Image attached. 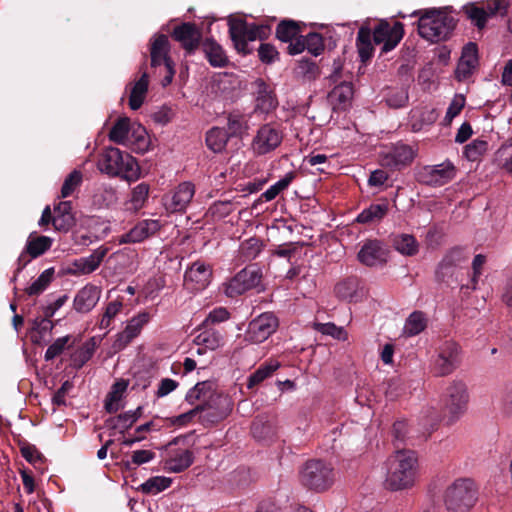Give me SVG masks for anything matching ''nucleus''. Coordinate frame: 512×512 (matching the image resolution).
<instances>
[{
  "mask_svg": "<svg viewBox=\"0 0 512 512\" xmlns=\"http://www.w3.org/2000/svg\"><path fill=\"white\" fill-rule=\"evenodd\" d=\"M418 476V458L412 450L397 451L388 462L386 484L391 490L412 487Z\"/></svg>",
  "mask_w": 512,
  "mask_h": 512,
  "instance_id": "f257e3e1",
  "label": "nucleus"
},
{
  "mask_svg": "<svg viewBox=\"0 0 512 512\" xmlns=\"http://www.w3.org/2000/svg\"><path fill=\"white\" fill-rule=\"evenodd\" d=\"M97 167L102 173L111 177L120 176L129 182L136 181L141 176L136 159L115 147H107L99 155Z\"/></svg>",
  "mask_w": 512,
  "mask_h": 512,
  "instance_id": "f03ea898",
  "label": "nucleus"
},
{
  "mask_svg": "<svg viewBox=\"0 0 512 512\" xmlns=\"http://www.w3.org/2000/svg\"><path fill=\"white\" fill-rule=\"evenodd\" d=\"M186 400L192 405L196 401H200L199 405L204 407V412L208 411L204 417H211L213 421L225 418L232 410L230 398L213 392L212 385L209 382L197 383L188 391Z\"/></svg>",
  "mask_w": 512,
  "mask_h": 512,
  "instance_id": "7ed1b4c3",
  "label": "nucleus"
},
{
  "mask_svg": "<svg viewBox=\"0 0 512 512\" xmlns=\"http://www.w3.org/2000/svg\"><path fill=\"white\" fill-rule=\"evenodd\" d=\"M448 512H470L478 501V488L470 478H458L449 484L442 496Z\"/></svg>",
  "mask_w": 512,
  "mask_h": 512,
  "instance_id": "20e7f679",
  "label": "nucleus"
},
{
  "mask_svg": "<svg viewBox=\"0 0 512 512\" xmlns=\"http://www.w3.org/2000/svg\"><path fill=\"white\" fill-rule=\"evenodd\" d=\"M453 28V17L438 9L426 10L418 21L419 35L432 43L445 40Z\"/></svg>",
  "mask_w": 512,
  "mask_h": 512,
  "instance_id": "39448f33",
  "label": "nucleus"
},
{
  "mask_svg": "<svg viewBox=\"0 0 512 512\" xmlns=\"http://www.w3.org/2000/svg\"><path fill=\"white\" fill-rule=\"evenodd\" d=\"M469 258L470 251L467 247L455 246L448 249L437 266V280L449 285L462 282L463 270Z\"/></svg>",
  "mask_w": 512,
  "mask_h": 512,
  "instance_id": "423d86ee",
  "label": "nucleus"
},
{
  "mask_svg": "<svg viewBox=\"0 0 512 512\" xmlns=\"http://www.w3.org/2000/svg\"><path fill=\"white\" fill-rule=\"evenodd\" d=\"M299 480L311 490L325 491L334 482L333 468L321 460L307 461L299 471Z\"/></svg>",
  "mask_w": 512,
  "mask_h": 512,
  "instance_id": "0eeeda50",
  "label": "nucleus"
},
{
  "mask_svg": "<svg viewBox=\"0 0 512 512\" xmlns=\"http://www.w3.org/2000/svg\"><path fill=\"white\" fill-rule=\"evenodd\" d=\"M229 33L235 49L244 55L251 53L248 43L267 37L269 29L264 25L249 24L242 19L229 21Z\"/></svg>",
  "mask_w": 512,
  "mask_h": 512,
  "instance_id": "6e6552de",
  "label": "nucleus"
},
{
  "mask_svg": "<svg viewBox=\"0 0 512 512\" xmlns=\"http://www.w3.org/2000/svg\"><path fill=\"white\" fill-rule=\"evenodd\" d=\"M468 401L466 384L460 380L452 381L443 398L444 413L450 423L457 421L466 412Z\"/></svg>",
  "mask_w": 512,
  "mask_h": 512,
  "instance_id": "1a4fd4ad",
  "label": "nucleus"
},
{
  "mask_svg": "<svg viewBox=\"0 0 512 512\" xmlns=\"http://www.w3.org/2000/svg\"><path fill=\"white\" fill-rule=\"evenodd\" d=\"M283 137L284 133L278 125L263 124L257 129L251 141V149L258 156L266 155L281 145Z\"/></svg>",
  "mask_w": 512,
  "mask_h": 512,
  "instance_id": "9d476101",
  "label": "nucleus"
},
{
  "mask_svg": "<svg viewBox=\"0 0 512 512\" xmlns=\"http://www.w3.org/2000/svg\"><path fill=\"white\" fill-rule=\"evenodd\" d=\"M509 8L507 0H490L481 6L468 4L464 6V12L472 23L478 28L483 29L489 18L494 16H505Z\"/></svg>",
  "mask_w": 512,
  "mask_h": 512,
  "instance_id": "9b49d317",
  "label": "nucleus"
},
{
  "mask_svg": "<svg viewBox=\"0 0 512 512\" xmlns=\"http://www.w3.org/2000/svg\"><path fill=\"white\" fill-rule=\"evenodd\" d=\"M461 349L453 341L443 342L436 350V356L432 362V370L437 376L451 374L460 363Z\"/></svg>",
  "mask_w": 512,
  "mask_h": 512,
  "instance_id": "f8f14e48",
  "label": "nucleus"
},
{
  "mask_svg": "<svg viewBox=\"0 0 512 512\" xmlns=\"http://www.w3.org/2000/svg\"><path fill=\"white\" fill-rule=\"evenodd\" d=\"M260 281L261 274L259 270L253 267H247L224 284V293L231 298L237 297L258 286Z\"/></svg>",
  "mask_w": 512,
  "mask_h": 512,
  "instance_id": "ddd939ff",
  "label": "nucleus"
},
{
  "mask_svg": "<svg viewBox=\"0 0 512 512\" xmlns=\"http://www.w3.org/2000/svg\"><path fill=\"white\" fill-rule=\"evenodd\" d=\"M278 325V319L273 313H262L249 323L246 339L252 343H262L276 331Z\"/></svg>",
  "mask_w": 512,
  "mask_h": 512,
  "instance_id": "4468645a",
  "label": "nucleus"
},
{
  "mask_svg": "<svg viewBox=\"0 0 512 512\" xmlns=\"http://www.w3.org/2000/svg\"><path fill=\"white\" fill-rule=\"evenodd\" d=\"M53 244V239L48 236L31 232L27 238L25 247L18 257V271L22 270L32 259L43 255Z\"/></svg>",
  "mask_w": 512,
  "mask_h": 512,
  "instance_id": "2eb2a0df",
  "label": "nucleus"
},
{
  "mask_svg": "<svg viewBox=\"0 0 512 512\" xmlns=\"http://www.w3.org/2000/svg\"><path fill=\"white\" fill-rule=\"evenodd\" d=\"M455 176V168L450 162L425 166L417 174L418 180L429 186H442Z\"/></svg>",
  "mask_w": 512,
  "mask_h": 512,
  "instance_id": "dca6fc26",
  "label": "nucleus"
},
{
  "mask_svg": "<svg viewBox=\"0 0 512 512\" xmlns=\"http://www.w3.org/2000/svg\"><path fill=\"white\" fill-rule=\"evenodd\" d=\"M403 34V25L400 22H396L394 25L381 22L374 28L373 41L375 44H383L382 52L387 53L398 45Z\"/></svg>",
  "mask_w": 512,
  "mask_h": 512,
  "instance_id": "f3484780",
  "label": "nucleus"
},
{
  "mask_svg": "<svg viewBox=\"0 0 512 512\" xmlns=\"http://www.w3.org/2000/svg\"><path fill=\"white\" fill-rule=\"evenodd\" d=\"M415 156L416 152L411 146L398 143L383 152L381 156V163L385 167L400 170L410 165Z\"/></svg>",
  "mask_w": 512,
  "mask_h": 512,
  "instance_id": "a211bd4d",
  "label": "nucleus"
},
{
  "mask_svg": "<svg viewBox=\"0 0 512 512\" xmlns=\"http://www.w3.org/2000/svg\"><path fill=\"white\" fill-rule=\"evenodd\" d=\"M211 279L212 267L202 261H196L187 268L184 284L191 291H201L210 284Z\"/></svg>",
  "mask_w": 512,
  "mask_h": 512,
  "instance_id": "6ab92c4d",
  "label": "nucleus"
},
{
  "mask_svg": "<svg viewBox=\"0 0 512 512\" xmlns=\"http://www.w3.org/2000/svg\"><path fill=\"white\" fill-rule=\"evenodd\" d=\"M150 319L151 315L147 311L139 312L137 315L133 316L127 322L125 329L117 334L113 347L117 350L125 348L141 333L143 327L149 323Z\"/></svg>",
  "mask_w": 512,
  "mask_h": 512,
  "instance_id": "aec40b11",
  "label": "nucleus"
},
{
  "mask_svg": "<svg viewBox=\"0 0 512 512\" xmlns=\"http://www.w3.org/2000/svg\"><path fill=\"white\" fill-rule=\"evenodd\" d=\"M170 43L166 35H156L151 41L150 56L151 66L165 65L168 72L174 75L173 62L169 57Z\"/></svg>",
  "mask_w": 512,
  "mask_h": 512,
  "instance_id": "412c9836",
  "label": "nucleus"
},
{
  "mask_svg": "<svg viewBox=\"0 0 512 512\" xmlns=\"http://www.w3.org/2000/svg\"><path fill=\"white\" fill-rule=\"evenodd\" d=\"M195 194V186L191 182L180 183L172 195L165 199V207L170 212H184Z\"/></svg>",
  "mask_w": 512,
  "mask_h": 512,
  "instance_id": "4be33fe9",
  "label": "nucleus"
},
{
  "mask_svg": "<svg viewBox=\"0 0 512 512\" xmlns=\"http://www.w3.org/2000/svg\"><path fill=\"white\" fill-rule=\"evenodd\" d=\"M255 86V107L254 113L268 115L278 105L277 99L269 86L261 79L254 82Z\"/></svg>",
  "mask_w": 512,
  "mask_h": 512,
  "instance_id": "5701e85b",
  "label": "nucleus"
},
{
  "mask_svg": "<svg viewBox=\"0 0 512 512\" xmlns=\"http://www.w3.org/2000/svg\"><path fill=\"white\" fill-rule=\"evenodd\" d=\"M161 228V223L156 219H146L139 222L128 233L122 235L119 239L120 244L138 243L157 233Z\"/></svg>",
  "mask_w": 512,
  "mask_h": 512,
  "instance_id": "b1692460",
  "label": "nucleus"
},
{
  "mask_svg": "<svg viewBox=\"0 0 512 512\" xmlns=\"http://www.w3.org/2000/svg\"><path fill=\"white\" fill-rule=\"evenodd\" d=\"M387 252L379 240H368L358 252V260L366 266H376L386 262Z\"/></svg>",
  "mask_w": 512,
  "mask_h": 512,
  "instance_id": "393cba45",
  "label": "nucleus"
},
{
  "mask_svg": "<svg viewBox=\"0 0 512 512\" xmlns=\"http://www.w3.org/2000/svg\"><path fill=\"white\" fill-rule=\"evenodd\" d=\"M100 297L101 289L93 284H87L75 295L73 307L79 313H88L97 305Z\"/></svg>",
  "mask_w": 512,
  "mask_h": 512,
  "instance_id": "a878e982",
  "label": "nucleus"
},
{
  "mask_svg": "<svg viewBox=\"0 0 512 512\" xmlns=\"http://www.w3.org/2000/svg\"><path fill=\"white\" fill-rule=\"evenodd\" d=\"M478 64V48L475 43H468L463 47L461 57L456 68L458 80L467 79L475 70Z\"/></svg>",
  "mask_w": 512,
  "mask_h": 512,
  "instance_id": "bb28decb",
  "label": "nucleus"
},
{
  "mask_svg": "<svg viewBox=\"0 0 512 512\" xmlns=\"http://www.w3.org/2000/svg\"><path fill=\"white\" fill-rule=\"evenodd\" d=\"M194 461L193 453L188 449H170L164 459V469L168 472L179 473L186 470Z\"/></svg>",
  "mask_w": 512,
  "mask_h": 512,
  "instance_id": "cd10ccee",
  "label": "nucleus"
},
{
  "mask_svg": "<svg viewBox=\"0 0 512 512\" xmlns=\"http://www.w3.org/2000/svg\"><path fill=\"white\" fill-rule=\"evenodd\" d=\"M334 291L338 298L348 302H357L365 296L363 284L355 277H349L339 282Z\"/></svg>",
  "mask_w": 512,
  "mask_h": 512,
  "instance_id": "c85d7f7f",
  "label": "nucleus"
},
{
  "mask_svg": "<svg viewBox=\"0 0 512 512\" xmlns=\"http://www.w3.org/2000/svg\"><path fill=\"white\" fill-rule=\"evenodd\" d=\"M173 37L191 52L199 45L201 33L195 24L184 23L174 28Z\"/></svg>",
  "mask_w": 512,
  "mask_h": 512,
  "instance_id": "c756f323",
  "label": "nucleus"
},
{
  "mask_svg": "<svg viewBox=\"0 0 512 512\" xmlns=\"http://www.w3.org/2000/svg\"><path fill=\"white\" fill-rule=\"evenodd\" d=\"M353 97V87L350 83L344 82L328 94V101L333 110H345L351 103Z\"/></svg>",
  "mask_w": 512,
  "mask_h": 512,
  "instance_id": "7c9ffc66",
  "label": "nucleus"
},
{
  "mask_svg": "<svg viewBox=\"0 0 512 512\" xmlns=\"http://www.w3.org/2000/svg\"><path fill=\"white\" fill-rule=\"evenodd\" d=\"M74 224L70 201H62L54 207L53 226L58 231H68Z\"/></svg>",
  "mask_w": 512,
  "mask_h": 512,
  "instance_id": "2f4dec72",
  "label": "nucleus"
},
{
  "mask_svg": "<svg viewBox=\"0 0 512 512\" xmlns=\"http://www.w3.org/2000/svg\"><path fill=\"white\" fill-rule=\"evenodd\" d=\"M108 252L109 248L102 245L95 249L89 256L77 260L75 262V267L82 274H90L100 266Z\"/></svg>",
  "mask_w": 512,
  "mask_h": 512,
  "instance_id": "473e14b6",
  "label": "nucleus"
},
{
  "mask_svg": "<svg viewBox=\"0 0 512 512\" xmlns=\"http://www.w3.org/2000/svg\"><path fill=\"white\" fill-rule=\"evenodd\" d=\"M437 113L433 108H414L410 112V125L413 131H421L424 127L432 125L437 120Z\"/></svg>",
  "mask_w": 512,
  "mask_h": 512,
  "instance_id": "72a5a7b5",
  "label": "nucleus"
},
{
  "mask_svg": "<svg viewBox=\"0 0 512 512\" xmlns=\"http://www.w3.org/2000/svg\"><path fill=\"white\" fill-rule=\"evenodd\" d=\"M200 332L195 336L194 342L197 346H204L209 350H215L222 346L223 335L214 327H203L201 324Z\"/></svg>",
  "mask_w": 512,
  "mask_h": 512,
  "instance_id": "f704fd0d",
  "label": "nucleus"
},
{
  "mask_svg": "<svg viewBox=\"0 0 512 512\" xmlns=\"http://www.w3.org/2000/svg\"><path fill=\"white\" fill-rule=\"evenodd\" d=\"M148 85V75L146 72H143L139 80L133 84L130 91L129 107L132 110H137L142 106L148 92Z\"/></svg>",
  "mask_w": 512,
  "mask_h": 512,
  "instance_id": "c9c22d12",
  "label": "nucleus"
},
{
  "mask_svg": "<svg viewBox=\"0 0 512 512\" xmlns=\"http://www.w3.org/2000/svg\"><path fill=\"white\" fill-rule=\"evenodd\" d=\"M132 124L128 117L119 118L109 132V139L117 144L127 145Z\"/></svg>",
  "mask_w": 512,
  "mask_h": 512,
  "instance_id": "e433bc0d",
  "label": "nucleus"
},
{
  "mask_svg": "<svg viewBox=\"0 0 512 512\" xmlns=\"http://www.w3.org/2000/svg\"><path fill=\"white\" fill-rule=\"evenodd\" d=\"M229 138L224 128L213 127L206 134V145L213 152L220 153L225 149Z\"/></svg>",
  "mask_w": 512,
  "mask_h": 512,
  "instance_id": "4c0bfd02",
  "label": "nucleus"
},
{
  "mask_svg": "<svg viewBox=\"0 0 512 512\" xmlns=\"http://www.w3.org/2000/svg\"><path fill=\"white\" fill-rule=\"evenodd\" d=\"M204 52L210 65L214 67H224L228 63V58L222 47L213 40H206L203 44Z\"/></svg>",
  "mask_w": 512,
  "mask_h": 512,
  "instance_id": "58836bf2",
  "label": "nucleus"
},
{
  "mask_svg": "<svg viewBox=\"0 0 512 512\" xmlns=\"http://www.w3.org/2000/svg\"><path fill=\"white\" fill-rule=\"evenodd\" d=\"M394 248L405 256H414L419 251V244L411 234H398L393 238Z\"/></svg>",
  "mask_w": 512,
  "mask_h": 512,
  "instance_id": "ea45409f",
  "label": "nucleus"
},
{
  "mask_svg": "<svg viewBox=\"0 0 512 512\" xmlns=\"http://www.w3.org/2000/svg\"><path fill=\"white\" fill-rule=\"evenodd\" d=\"M228 135L230 137L242 136L249 130L248 117L239 111H234L227 116Z\"/></svg>",
  "mask_w": 512,
  "mask_h": 512,
  "instance_id": "a19ab883",
  "label": "nucleus"
},
{
  "mask_svg": "<svg viewBox=\"0 0 512 512\" xmlns=\"http://www.w3.org/2000/svg\"><path fill=\"white\" fill-rule=\"evenodd\" d=\"M388 212L387 204H372L356 218L358 223L370 224L381 221Z\"/></svg>",
  "mask_w": 512,
  "mask_h": 512,
  "instance_id": "79ce46f5",
  "label": "nucleus"
},
{
  "mask_svg": "<svg viewBox=\"0 0 512 512\" xmlns=\"http://www.w3.org/2000/svg\"><path fill=\"white\" fill-rule=\"evenodd\" d=\"M280 367V363L276 360H269L262 364L253 374H251L248 378L247 387L252 388L265 379L270 377L278 368Z\"/></svg>",
  "mask_w": 512,
  "mask_h": 512,
  "instance_id": "37998d69",
  "label": "nucleus"
},
{
  "mask_svg": "<svg viewBox=\"0 0 512 512\" xmlns=\"http://www.w3.org/2000/svg\"><path fill=\"white\" fill-rule=\"evenodd\" d=\"M127 389L125 381H117L113 386L105 400V409L109 413H115L121 408V398Z\"/></svg>",
  "mask_w": 512,
  "mask_h": 512,
  "instance_id": "c03bdc74",
  "label": "nucleus"
},
{
  "mask_svg": "<svg viewBox=\"0 0 512 512\" xmlns=\"http://www.w3.org/2000/svg\"><path fill=\"white\" fill-rule=\"evenodd\" d=\"M356 46L359 56L364 62L373 54V44L371 41V31L367 27H361L357 34Z\"/></svg>",
  "mask_w": 512,
  "mask_h": 512,
  "instance_id": "a18cd8bd",
  "label": "nucleus"
},
{
  "mask_svg": "<svg viewBox=\"0 0 512 512\" xmlns=\"http://www.w3.org/2000/svg\"><path fill=\"white\" fill-rule=\"evenodd\" d=\"M486 263V257L482 254H477L472 261V274L467 284H461L460 289L464 293H468L469 290L474 291L478 287L479 278L482 274V269Z\"/></svg>",
  "mask_w": 512,
  "mask_h": 512,
  "instance_id": "49530a36",
  "label": "nucleus"
},
{
  "mask_svg": "<svg viewBox=\"0 0 512 512\" xmlns=\"http://www.w3.org/2000/svg\"><path fill=\"white\" fill-rule=\"evenodd\" d=\"M427 326L425 314L421 311L412 312L406 319L404 325V334L407 336H415L421 333Z\"/></svg>",
  "mask_w": 512,
  "mask_h": 512,
  "instance_id": "de8ad7c7",
  "label": "nucleus"
},
{
  "mask_svg": "<svg viewBox=\"0 0 512 512\" xmlns=\"http://www.w3.org/2000/svg\"><path fill=\"white\" fill-rule=\"evenodd\" d=\"M172 479L164 476H154L141 484L140 489L143 493L156 495L169 488Z\"/></svg>",
  "mask_w": 512,
  "mask_h": 512,
  "instance_id": "09e8293b",
  "label": "nucleus"
},
{
  "mask_svg": "<svg viewBox=\"0 0 512 512\" xmlns=\"http://www.w3.org/2000/svg\"><path fill=\"white\" fill-rule=\"evenodd\" d=\"M300 29L293 20H283L276 29V36L282 42H290L299 36Z\"/></svg>",
  "mask_w": 512,
  "mask_h": 512,
  "instance_id": "8fccbe9b",
  "label": "nucleus"
},
{
  "mask_svg": "<svg viewBox=\"0 0 512 512\" xmlns=\"http://www.w3.org/2000/svg\"><path fill=\"white\" fill-rule=\"evenodd\" d=\"M149 193V186L145 183H140L133 188L129 201L127 202V209L137 211L143 207L147 200Z\"/></svg>",
  "mask_w": 512,
  "mask_h": 512,
  "instance_id": "3c124183",
  "label": "nucleus"
},
{
  "mask_svg": "<svg viewBox=\"0 0 512 512\" xmlns=\"http://www.w3.org/2000/svg\"><path fill=\"white\" fill-rule=\"evenodd\" d=\"M313 328L320 332L323 335L331 336L332 338L339 340V341H346L348 339V333L347 331L341 327L337 326L336 324L332 322L328 323H319L315 322L313 324Z\"/></svg>",
  "mask_w": 512,
  "mask_h": 512,
  "instance_id": "603ef678",
  "label": "nucleus"
},
{
  "mask_svg": "<svg viewBox=\"0 0 512 512\" xmlns=\"http://www.w3.org/2000/svg\"><path fill=\"white\" fill-rule=\"evenodd\" d=\"M262 242L257 238H249L241 243L239 255L243 261L255 259L262 250Z\"/></svg>",
  "mask_w": 512,
  "mask_h": 512,
  "instance_id": "864d4df0",
  "label": "nucleus"
},
{
  "mask_svg": "<svg viewBox=\"0 0 512 512\" xmlns=\"http://www.w3.org/2000/svg\"><path fill=\"white\" fill-rule=\"evenodd\" d=\"M293 179L294 174L292 172L287 173L283 178L278 180L275 184H273L265 192H263L260 198L264 199L266 202L272 201L282 191L288 188Z\"/></svg>",
  "mask_w": 512,
  "mask_h": 512,
  "instance_id": "5fc2aeb1",
  "label": "nucleus"
},
{
  "mask_svg": "<svg viewBox=\"0 0 512 512\" xmlns=\"http://www.w3.org/2000/svg\"><path fill=\"white\" fill-rule=\"evenodd\" d=\"M54 276V269L48 268L44 270L39 277L26 288V293L30 296L42 293L51 283Z\"/></svg>",
  "mask_w": 512,
  "mask_h": 512,
  "instance_id": "6e6d98bb",
  "label": "nucleus"
},
{
  "mask_svg": "<svg viewBox=\"0 0 512 512\" xmlns=\"http://www.w3.org/2000/svg\"><path fill=\"white\" fill-rule=\"evenodd\" d=\"M122 308L123 303L121 300H113L109 302L98 323L99 328L102 330L109 329L113 319L121 312Z\"/></svg>",
  "mask_w": 512,
  "mask_h": 512,
  "instance_id": "4d7b16f0",
  "label": "nucleus"
},
{
  "mask_svg": "<svg viewBox=\"0 0 512 512\" xmlns=\"http://www.w3.org/2000/svg\"><path fill=\"white\" fill-rule=\"evenodd\" d=\"M142 415V407L139 406L133 411H127L119 414L111 421L115 422L114 427L121 431L129 429Z\"/></svg>",
  "mask_w": 512,
  "mask_h": 512,
  "instance_id": "13d9d810",
  "label": "nucleus"
},
{
  "mask_svg": "<svg viewBox=\"0 0 512 512\" xmlns=\"http://www.w3.org/2000/svg\"><path fill=\"white\" fill-rule=\"evenodd\" d=\"M385 100L389 107L401 108L408 102V91L405 87L389 89Z\"/></svg>",
  "mask_w": 512,
  "mask_h": 512,
  "instance_id": "bf43d9fd",
  "label": "nucleus"
},
{
  "mask_svg": "<svg viewBox=\"0 0 512 512\" xmlns=\"http://www.w3.org/2000/svg\"><path fill=\"white\" fill-rule=\"evenodd\" d=\"M496 160L503 170L512 175V139L497 150Z\"/></svg>",
  "mask_w": 512,
  "mask_h": 512,
  "instance_id": "052dcab7",
  "label": "nucleus"
},
{
  "mask_svg": "<svg viewBox=\"0 0 512 512\" xmlns=\"http://www.w3.org/2000/svg\"><path fill=\"white\" fill-rule=\"evenodd\" d=\"M488 150V142L483 139H476L465 147V155L468 160L475 161Z\"/></svg>",
  "mask_w": 512,
  "mask_h": 512,
  "instance_id": "680f3d73",
  "label": "nucleus"
},
{
  "mask_svg": "<svg viewBox=\"0 0 512 512\" xmlns=\"http://www.w3.org/2000/svg\"><path fill=\"white\" fill-rule=\"evenodd\" d=\"M230 318L229 311L224 307H217L211 310L203 320V327H213L216 324L227 321Z\"/></svg>",
  "mask_w": 512,
  "mask_h": 512,
  "instance_id": "e2e57ef3",
  "label": "nucleus"
},
{
  "mask_svg": "<svg viewBox=\"0 0 512 512\" xmlns=\"http://www.w3.org/2000/svg\"><path fill=\"white\" fill-rule=\"evenodd\" d=\"M82 182V173L78 170L72 171L65 179L62 188L61 196L63 198L69 197L74 190L80 186Z\"/></svg>",
  "mask_w": 512,
  "mask_h": 512,
  "instance_id": "0e129e2a",
  "label": "nucleus"
},
{
  "mask_svg": "<svg viewBox=\"0 0 512 512\" xmlns=\"http://www.w3.org/2000/svg\"><path fill=\"white\" fill-rule=\"evenodd\" d=\"M155 457V453L150 450H136L133 451L131 461H127L125 466L127 469H132L133 466H139L150 462Z\"/></svg>",
  "mask_w": 512,
  "mask_h": 512,
  "instance_id": "69168bd1",
  "label": "nucleus"
},
{
  "mask_svg": "<svg viewBox=\"0 0 512 512\" xmlns=\"http://www.w3.org/2000/svg\"><path fill=\"white\" fill-rule=\"evenodd\" d=\"M21 455L25 458L29 463L34 465L35 467H40L44 462V457L41 452L33 445H25L21 447Z\"/></svg>",
  "mask_w": 512,
  "mask_h": 512,
  "instance_id": "338daca9",
  "label": "nucleus"
},
{
  "mask_svg": "<svg viewBox=\"0 0 512 512\" xmlns=\"http://www.w3.org/2000/svg\"><path fill=\"white\" fill-rule=\"evenodd\" d=\"M305 48L311 54L318 56L324 49L322 36L319 33H309L305 37Z\"/></svg>",
  "mask_w": 512,
  "mask_h": 512,
  "instance_id": "774afa93",
  "label": "nucleus"
}]
</instances>
